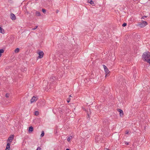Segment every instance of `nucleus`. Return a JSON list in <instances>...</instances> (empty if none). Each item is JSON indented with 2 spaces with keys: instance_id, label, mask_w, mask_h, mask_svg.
<instances>
[{
  "instance_id": "obj_1",
  "label": "nucleus",
  "mask_w": 150,
  "mask_h": 150,
  "mask_svg": "<svg viewBox=\"0 0 150 150\" xmlns=\"http://www.w3.org/2000/svg\"><path fill=\"white\" fill-rule=\"evenodd\" d=\"M142 58L144 59L145 61L150 64V53L149 52H144L142 55Z\"/></svg>"
},
{
  "instance_id": "obj_2",
  "label": "nucleus",
  "mask_w": 150,
  "mask_h": 150,
  "mask_svg": "<svg viewBox=\"0 0 150 150\" xmlns=\"http://www.w3.org/2000/svg\"><path fill=\"white\" fill-rule=\"evenodd\" d=\"M103 67L104 69V71L105 73V77H107L109 76V73L110 72V71H109L107 67L105 65L103 64Z\"/></svg>"
},
{
  "instance_id": "obj_3",
  "label": "nucleus",
  "mask_w": 150,
  "mask_h": 150,
  "mask_svg": "<svg viewBox=\"0 0 150 150\" xmlns=\"http://www.w3.org/2000/svg\"><path fill=\"white\" fill-rule=\"evenodd\" d=\"M38 53L39 54V56L38 57V58H41L43 57L44 55V53L42 51H39Z\"/></svg>"
},
{
  "instance_id": "obj_4",
  "label": "nucleus",
  "mask_w": 150,
  "mask_h": 150,
  "mask_svg": "<svg viewBox=\"0 0 150 150\" xmlns=\"http://www.w3.org/2000/svg\"><path fill=\"white\" fill-rule=\"evenodd\" d=\"M139 25L141 27L143 28L147 25V23L146 21H143L142 23H140Z\"/></svg>"
},
{
  "instance_id": "obj_5",
  "label": "nucleus",
  "mask_w": 150,
  "mask_h": 150,
  "mask_svg": "<svg viewBox=\"0 0 150 150\" xmlns=\"http://www.w3.org/2000/svg\"><path fill=\"white\" fill-rule=\"evenodd\" d=\"M38 99V97L33 96L30 100L31 103H32L35 101H36Z\"/></svg>"
},
{
  "instance_id": "obj_6",
  "label": "nucleus",
  "mask_w": 150,
  "mask_h": 150,
  "mask_svg": "<svg viewBox=\"0 0 150 150\" xmlns=\"http://www.w3.org/2000/svg\"><path fill=\"white\" fill-rule=\"evenodd\" d=\"M117 111L119 112L120 115V116H122L123 115V112L122 110L118 108L117 109Z\"/></svg>"
},
{
  "instance_id": "obj_7",
  "label": "nucleus",
  "mask_w": 150,
  "mask_h": 150,
  "mask_svg": "<svg viewBox=\"0 0 150 150\" xmlns=\"http://www.w3.org/2000/svg\"><path fill=\"white\" fill-rule=\"evenodd\" d=\"M10 18L12 20H15L16 19L15 15L12 13H11V14Z\"/></svg>"
},
{
  "instance_id": "obj_8",
  "label": "nucleus",
  "mask_w": 150,
  "mask_h": 150,
  "mask_svg": "<svg viewBox=\"0 0 150 150\" xmlns=\"http://www.w3.org/2000/svg\"><path fill=\"white\" fill-rule=\"evenodd\" d=\"M65 54V52H64L62 53V54H60L59 55V57L60 59H62L64 58V57H65V56H64Z\"/></svg>"
},
{
  "instance_id": "obj_9",
  "label": "nucleus",
  "mask_w": 150,
  "mask_h": 150,
  "mask_svg": "<svg viewBox=\"0 0 150 150\" xmlns=\"http://www.w3.org/2000/svg\"><path fill=\"white\" fill-rule=\"evenodd\" d=\"M10 144L9 143H8L6 145V150L8 149L10 150Z\"/></svg>"
},
{
  "instance_id": "obj_10",
  "label": "nucleus",
  "mask_w": 150,
  "mask_h": 150,
  "mask_svg": "<svg viewBox=\"0 0 150 150\" xmlns=\"http://www.w3.org/2000/svg\"><path fill=\"white\" fill-rule=\"evenodd\" d=\"M14 137V135H12L10 136L8 138V140L10 141L11 142L13 139Z\"/></svg>"
},
{
  "instance_id": "obj_11",
  "label": "nucleus",
  "mask_w": 150,
  "mask_h": 150,
  "mask_svg": "<svg viewBox=\"0 0 150 150\" xmlns=\"http://www.w3.org/2000/svg\"><path fill=\"white\" fill-rule=\"evenodd\" d=\"M33 130V128L32 126H30L29 127L28 132H32Z\"/></svg>"
},
{
  "instance_id": "obj_12",
  "label": "nucleus",
  "mask_w": 150,
  "mask_h": 150,
  "mask_svg": "<svg viewBox=\"0 0 150 150\" xmlns=\"http://www.w3.org/2000/svg\"><path fill=\"white\" fill-rule=\"evenodd\" d=\"M88 2L89 3H90V4L92 5H93V4H94V2L93 1L91 0H88Z\"/></svg>"
},
{
  "instance_id": "obj_13",
  "label": "nucleus",
  "mask_w": 150,
  "mask_h": 150,
  "mask_svg": "<svg viewBox=\"0 0 150 150\" xmlns=\"http://www.w3.org/2000/svg\"><path fill=\"white\" fill-rule=\"evenodd\" d=\"M72 136H70L67 139V141L69 142H70V140L71 139H72Z\"/></svg>"
},
{
  "instance_id": "obj_14",
  "label": "nucleus",
  "mask_w": 150,
  "mask_h": 150,
  "mask_svg": "<svg viewBox=\"0 0 150 150\" xmlns=\"http://www.w3.org/2000/svg\"><path fill=\"white\" fill-rule=\"evenodd\" d=\"M4 50L3 49H0V57L1 56V54L4 52Z\"/></svg>"
},
{
  "instance_id": "obj_15",
  "label": "nucleus",
  "mask_w": 150,
  "mask_h": 150,
  "mask_svg": "<svg viewBox=\"0 0 150 150\" xmlns=\"http://www.w3.org/2000/svg\"><path fill=\"white\" fill-rule=\"evenodd\" d=\"M36 15L37 16H41V14L40 12L38 11H37L36 12Z\"/></svg>"
},
{
  "instance_id": "obj_16",
  "label": "nucleus",
  "mask_w": 150,
  "mask_h": 150,
  "mask_svg": "<svg viewBox=\"0 0 150 150\" xmlns=\"http://www.w3.org/2000/svg\"><path fill=\"white\" fill-rule=\"evenodd\" d=\"M0 33H4L3 29L1 27H0Z\"/></svg>"
},
{
  "instance_id": "obj_17",
  "label": "nucleus",
  "mask_w": 150,
  "mask_h": 150,
  "mask_svg": "<svg viewBox=\"0 0 150 150\" xmlns=\"http://www.w3.org/2000/svg\"><path fill=\"white\" fill-rule=\"evenodd\" d=\"M45 133L43 131H42L41 134L40 135L41 137H42L44 136Z\"/></svg>"
},
{
  "instance_id": "obj_18",
  "label": "nucleus",
  "mask_w": 150,
  "mask_h": 150,
  "mask_svg": "<svg viewBox=\"0 0 150 150\" xmlns=\"http://www.w3.org/2000/svg\"><path fill=\"white\" fill-rule=\"evenodd\" d=\"M19 49L18 48H16L15 50V52L16 53H17L19 52Z\"/></svg>"
},
{
  "instance_id": "obj_19",
  "label": "nucleus",
  "mask_w": 150,
  "mask_h": 150,
  "mask_svg": "<svg viewBox=\"0 0 150 150\" xmlns=\"http://www.w3.org/2000/svg\"><path fill=\"white\" fill-rule=\"evenodd\" d=\"M39 114V113L38 111H36L35 112V115L38 116V115Z\"/></svg>"
},
{
  "instance_id": "obj_20",
  "label": "nucleus",
  "mask_w": 150,
  "mask_h": 150,
  "mask_svg": "<svg viewBox=\"0 0 150 150\" xmlns=\"http://www.w3.org/2000/svg\"><path fill=\"white\" fill-rule=\"evenodd\" d=\"M42 12L44 13H45L46 12V10L45 9H42Z\"/></svg>"
},
{
  "instance_id": "obj_21",
  "label": "nucleus",
  "mask_w": 150,
  "mask_h": 150,
  "mask_svg": "<svg viewBox=\"0 0 150 150\" xmlns=\"http://www.w3.org/2000/svg\"><path fill=\"white\" fill-rule=\"evenodd\" d=\"M127 25V23H124L122 24V26L123 27H125Z\"/></svg>"
},
{
  "instance_id": "obj_22",
  "label": "nucleus",
  "mask_w": 150,
  "mask_h": 150,
  "mask_svg": "<svg viewBox=\"0 0 150 150\" xmlns=\"http://www.w3.org/2000/svg\"><path fill=\"white\" fill-rule=\"evenodd\" d=\"M10 94L9 93H6V98H8L9 97Z\"/></svg>"
},
{
  "instance_id": "obj_23",
  "label": "nucleus",
  "mask_w": 150,
  "mask_h": 150,
  "mask_svg": "<svg viewBox=\"0 0 150 150\" xmlns=\"http://www.w3.org/2000/svg\"><path fill=\"white\" fill-rule=\"evenodd\" d=\"M38 27V26H36L34 28H32L33 30H35Z\"/></svg>"
},
{
  "instance_id": "obj_24",
  "label": "nucleus",
  "mask_w": 150,
  "mask_h": 150,
  "mask_svg": "<svg viewBox=\"0 0 150 150\" xmlns=\"http://www.w3.org/2000/svg\"><path fill=\"white\" fill-rule=\"evenodd\" d=\"M70 98H69L67 99V102L69 103L70 101Z\"/></svg>"
},
{
  "instance_id": "obj_25",
  "label": "nucleus",
  "mask_w": 150,
  "mask_h": 150,
  "mask_svg": "<svg viewBox=\"0 0 150 150\" xmlns=\"http://www.w3.org/2000/svg\"><path fill=\"white\" fill-rule=\"evenodd\" d=\"M41 148L40 147H38L36 150H40Z\"/></svg>"
},
{
  "instance_id": "obj_26",
  "label": "nucleus",
  "mask_w": 150,
  "mask_h": 150,
  "mask_svg": "<svg viewBox=\"0 0 150 150\" xmlns=\"http://www.w3.org/2000/svg\"><path fill=\"white\" fill-rule=\"evenodd\" d=\"M146 16H144L143 17H142V19H144L145 18H146Z\"/></svg>"
},
{
  "instance_id": "obj_27",
  "label": "nucleus",
  "mask_w": 150,
  "mask_h": 150,
  "mask_svg": "<svg viewBox=\"0 0 150 150\" xmlns=\"http://www.w3.org/2000/svg\"><path fill=\"white\" fill-rule=\"evenodd\" d=\"M129 133V131H126L125 132L126 134H128Z\"/></svg>"
},
{
  "instance_id": "obj_28",
  "label": "nucleus",
  "mask_w": 150,
  "mask_h": 150,
  "mask_svg": "<svg viewBox=\"0 0 150 150\" xmlns=\"http://www.w3.org/2000/svg\"><path fill=\"white\" fill-rule=\"evenodd\" d=\"M125 144L127 145H129V143L126 142L125 143Z\"/></svg>"
},
{
  "instance_id": "obj_29",
  "label": "nucleus",
  "mask_w": 150,
  "mask_h": 150,
  "mask_svg": "<svg viewBox=\"0 0 150 150\" xmlns=\"http://www.w3.org/2000/svg\"><path fill=\"white\" fill-rule=\"evenodd\" d=\"M119 83L120 84H122V82H121V81L120 80H119Z\"/></svg>"
},
{
  "instance_id": "obj_30",
  "label": "nucleus",
  "mask_w": 150,
  "mask_h": 150,
  "mask_svg": "<svg viewBox=\"0 0 150 150\" xmlns=\"http://www.w3.org/2000/svg\"><path fill=\"white\" fill-rule=\"evenodd\" d=\"M59 12V10H57L56 11V13H58Z\"/></svg>"
},
{
  "instance_id": "obj_31",
  "label": "nucleus",
  "mask_w": 150,
  "mask_h": 150,
  "mask_svg": "<svg viewBox=\"0 0 150 150\" xmlns=\"http://www.w3.org/2000/svg\"><path fill=\"white\" fill-rule=\"evenodd\" d=\"M66 150H70L69 149H67Z\"/></svg>"
},
{
  "instance_id": "obj_32",
  "label": "nucleus",
  "mask_w": 150,
  "mask_h": 150,
  "mask_svg": "<svg viewBox=\"0 0 150 150\" xmlns=\"http://www.w3.org/2000/svg\"><path fill=\"white\" fill-rule=\"evenodd\" d=\"M69 97H71V95H69Z\"/></svg>"
},
{
  "instance_id": "obj_33",
  "label": "nucleus",
  "mask_w": 150,
  "mask_h": 150,
  "mask_svg": "<svg viewBox=\"0 0 150 150\" xmlns=\"http://www.w3.org/2000/svg\"><path fill=\"white\" fill-rule=\"evenodd\" d=\"M52 77H50V79H52Z\"/></svg>"
},
{
  "instance_id": "obj_34",
  "label": "nucleus",
  "mask_w": 150,
  "mask_h": 150,
  "mask_svg": "<svg viewBox=\"0 0 150 150\" xmlns=\"http://www.w3.org/2000/svg\"><path fill=\"white\" fill-rule=\"evenodd\" d=\"M107 150H110L109 149H107Z\"/></svg>"
},
{
  "instance_id": "obj_35",
  "label": "nucleus",
  "mask_w": 150,
  "mask_h": 150,
  "mask_svg": "<svg viewBox=\"0 0 150 150\" xmlns=\"http://www.w3.org/2000/svg\"><path fill=\"white\" fill-rule=\"evenodd\" d=\"M5 150H8V149L6 150V149H5Z\"/></svg>"
},
{
  "instance_id": "obj_36",
  "label": "nucleus",
  "mask_w": 150,
  "mask_h": 150,
  "mask_svg": "<svg viewBox=\"0 0 150 150\" xmlns=\"http://www.w3.org/2000/svg\"><path fill=\"white\" fill-rule=\"evenodd\" d=\"M121 80L122 81V79H121Z\"/></svg>"
},
{
  "instance_id": "obj_37",
  "label": "nucleus",
  "mask_w": 150,
  "mask_h": 150,
  "mask_svg": "<svg viewBox=\"0 0 150 150\" xmlns=\"http://www.w3.org/2000/svg\"><path fill=\"white\" fill-rule=\"evenodd\" d=\"M149 1H150V0H149Z\"/></svg>"
}]
</instances>
